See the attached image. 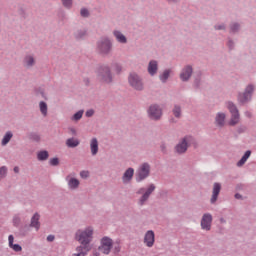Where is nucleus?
<instances>
[{"label":"nucleus","mask_w":256,"mask_h":256,"mask_svg":"<svg viewBox=\"0 0 256 256\" xmlns=\"http://www.w3.org/2000/svg\"><path fill=\"white\" fill-rule=\"evenodd\" d=\"M245 131H247V128L245 126H239L237 128V133H239V134L245 133Z\"/></svg>","instance_id":"50"},{"label":"nucleus","mask_w":256,"mask_h":256,"mask_svg":"<svg viewBox=\"0 0 256 256\" xmlns=\"http://www.w3.org/2000/svg\"><path fill=\"white\" fill-rule=\"evenodd\" d=\"M180 0H165L166 3H169L170 5H177Z\"/></svg>","instance_id":"53"},{"label":"nucleus","mask_w":256,"mask_h":256,"mask_svg":"<svg viewBox=\"0 0 256 256\" xmlns=\"http://www.w3.org/2000/svg\"><path fill=\"white\" fill-rule=\"evenodd\" d=\"M255 93V85L248 84L243 92H239L237 95V101L239 105H247V103H251L253 99V94Z\"/></svg>","instance_id":"7"},{"label":"nucleus","mask_w":256,"mask_h":256,"mask_svg":"<svg viewBox=\"0 0 256 256\" xmlns=\"http://www.w3.org/2000/svg\"><path fill=\"white\" fill-rule=\"evenodd\" d=\"M215 31H227V24L221 22L214 25Z\"/></svg>","instance_id":"42"},{"label":"nucleus","mask_w":256,"mask_h":256,"mask_svg":"<svg viewBox=\"0 0 256 256\" xmlns=\"http://www.w3.org/2000/svg\"><path fill=\"white\" fill-rule=\"evenodd\" d=\"M39 109H40V113L43 117H47L48 115V111H49V107L47 106V102L45 101H40L39 102Z\"/></svg>","instance_id":"34"},{"label":"nucleus","mask_w":256,"mask_h":256,"mask_svg":"<svg viewBox=\"0 0 256 256\" xmlns=\"http://www.w3.org/2000/svg\"><path fill=\"white\" fill-rule=\"evenodd\" d=\"M134 175H135L134 168L130 167V168L126 169L122 175V183L124 185H129V183H131V181H133Z\"/></svg>","instance_id":"18"},{"label":"nucleus","mask_w":256,"mask_h":256,"mask_svg":"<svg viewBox=\"0 0 256 256\" xmlns=\"http://www.w3.org/2000/svg\"><path fill=\"white\" fill-rule=\"evenodd\" d=\"M95 230L92 226H88L84 229H79L75 233V239L80 243L81 246L76 248V256H85L91 251V242L93 241V233Z\"/></svg>","instance_id":"1"},{"label":"nucleus","mask_w":256,"mask_h":256,"mask_svg":"<svg viewBox=\"0 0 256 256\" xmlns=\"http://www.w3.org/2000/svg\"><path fill=\"white\" fill-rule=\"evenodd\" d=\"M171 73H173V71L171 69H165L160 75H159V80L162 83H167V81H169V78L171 77Z\"/></svg>","instance_id":"27"},{"label":"nucleus","mask_w":256,"mask_h":256,"mask_svg":"<svg viewBox=\"0 0 256 256\" xmlns=\"http://www.w3.org/2000/svg\"><path fill=\"white\" fill-rule=\"evenodd\" d=\"M226 46L228 47L229 51H233L235 49V40L233 38L228 37L226 41Z\"/></svg>","instance_id":"40"},{"label":"nucleus","mask_w":256,"mask_h":256,"mask_svg":"<svg viewBox=\"0 0 256 256\" xmlns=\"http://www.w3.org/2000/svg\"><path fill=\"white\" fill-rule=\"evenodd\" d=\"M111 68L116 75H121V73L123 72V65H121V63L119 62H112Z\"/></svg>","instance_id":"32"},{"label":"nucleus","mask_w":256,"mask_h":256,"mask_svg":"<svg viewBox=\"0 0 256 256\" xmlns=\"http://www.w3.org/2000/svg\"><path fill=\"white\" fill-rule=\"evenodd\" d=\"M235 199H243V196L239 193L235 194Z\"/></svg>","instance_id":"54"},{"label":"nucleus","mask_w":256,"mask_h":256,"mask_svg":"<svg viewBox=\"0 0 256 256\" xmlns=\"http://www.w3.org/2000/svg\"><path fill=\"white\" fill-rule=\"evenodd\" d=\"M240 121H241V115L239 114V112L235 114H231L228 125H230V127H235V125H238Z\"/></svg>","instance_id":"29"},{"label":"nucleus","mask_w":256,"mask_h":256,"mask_svg":"<svg viewBox=\"0 0 256 256\" xmlns=\"http://www.w3.org/2000/svg\"><path fill=\"white\" fill-rule=\"evenodd\" d=\"M28 137L31 141H35V143H39V141H41V136L37 132L29 133Z\"/></svg>","instance_id":"38"},{"label":"nucleus","mask_w":256,"mask_h":256,"mask_svg":"<svg viewBox=\"0 0 256 256\" xmlns=\"http://www.w3.org/2000/svg\"><path fill=\"white\" fill-rule=\"evenodd\" d=\"M11 139H13V132L7 131L1 140L2 147H7V145H9V142L11 141Z\"/></svg>","instance_id":"30"},{"label":"nucleus","mask_w":256,"mask_h":256,"mask_svg":"<svg viewBox=\"0 0 256 256\" xmlns=\"http://www.w3.org/2000/svg\"><path fill=\"white\" fill-rule=\"evenodd\" d=\"M203 73L201 71H198L194 77V83H193V87L194 89H201V85L203 83V81L201 80Z\"/></svg>","instance_id":"28"},{"label":"nucleus","mask_w":256,"mask_h":256,"mask_svg":"<svg viewBox=\"0 0 256 256\" xmlns=\"http://www.w3.org/2000/svg\"><path fill=\"white\" fill-rule=\"evenodd\" d=\"M160 151L163 155H167V144L165 142L160 143Z\"/></svg>","instance_id":"45"},{"label":"nucleus","mask_w":256,"mask_h":256,"mask_svg":"<svg viewBox=\"0 0 256 256\" xmlns=\"http://www.w3.org/2000/svg\"><path fill=\"white\" fill-rule=\"evenodd\" d=\"M80 177L82 179H87L89 177V171H81L80 172Z\"/></svg>","instance_id":"49"},{"label":"nucleus","mask_w":256,"mask_h":256,"mask_svg":"<svg viewBox=\"0 0 256 256\" xmlns=\"http://www.w3.org/2000/svg\"><path fill=\"white\" fill-rule=\"evenodd\" d=\"M46 241H48V243H53V241H55V235H48Z\"/></svg>","instance_id":"51"},{"label":"nucleus","mask_w":256,"mask_h":256,"mask_svg":"<svg viewBox=\"0 0 256 256\" xmlns=\"http://www.w3.org/2000/svg\"><path fill=\"white\" fill-rule=\"evenodd\" d=\"M213 225V215L211 213H204L200 220V227L202 231H209Z\"/></svg>","instance_id":"13"},{"label":"nucleus","mask_w":256,"mask_h":256,"mask_svg":"<svg viewBox=\"0 0 256 256\" xmlns=\"http://www.w3.org/2000/svg\"><path fill=\"white\" fill-rule=\"evenodd\" d=\"M155 189H157V186L155 184L151 183L146 188L140 187L136 191V195H141L138 199V205L140 207H143L144 205H147V201L151 198V195L155 193Z\"/></svg>","instance_id":"4"},{"label":"nucleus","mask_w":256,"mask_h":256,"mask_svg":"<svg viewBox=\"0 0 256 256\" xmlns=\"http://www.w3.org/2000/svg\"><path fill=\"white\" fill-rule=\"evenodd\" d=\"M147 72L150 77H155L159 72V61L152 59L148 62Z\"/></svg>","instance_id":"17"},{"label":"nucleus","mask_w":256,"mask_h":256,"mask_svg":"<svg viewBox=\"0 0 256 256\" xmlns=\"http://www.w3.org/2000/svg\"><path fill=\"white\" fill-rule=\"evenodd\" d=\"M39 219H41V215L36 212L30 220V227H33L36 231H39V229H41V222H39Z\"/></svg>","instance_id":"21"},{"label":"nucleus","mask_w":256,"mask_h":256,"mask_svg":"<svg viewBox=\"0 0 256 256\" xmlns=\"http://www.w3.org/2000/svg\"><path fill=\"white\" fill-rule=\"evenodd\" d=\"M149 177H151V163L142 162L136 170L135 181L136 183H143Z\"/></svg>","instance_id":"6"},{"label":"nucleus","mask_w":256,"mask_h":256,"mask_svg":"<svg viewBox=\"0 0 256 256\" xmlns=\"http://www.w3.org/2000/svg\"><path fill=\"white\" fill-rule=\"evenodd\" d=\"M90 153L92 157H95L99 153V140L96 137L90 140Z\"/></svg>","instance_id":"22"},{"label":"nucleus","mask_w":256,"mask_h":256,"mask_svg":"<svg viewBox=\"0 0 256 256\" xmlns=\"http://www.w3.org/2000/svg\"><path fill=\"white\" fill-rule=\"evenodd\" d=\"M172 114L176 119H181L183 117V108L179 104H175L172 108Z\"/></svg>","instance_id":"25"},{"label":"nucleus","mask_w":256,"mask_h":256,"mask_svg":"<svg viewBox=\"0 0 256 256\" xmlns=\"http://www.w3.org/2000/svg\"><path fill=\"white\" fill-rule=\"evenodd\" d=\"M65 9H73V0H60Z\"/></svg>","instance_id":"41"},{"label":"nucleus","mask_w":256,"mask_h":256,"mask_svg":"<svg viewBox=\"0 0 256 256\" xmlns=\"http://www.w3.org/2000/svg\"><path fill=\"white\" fill-rule=\"evenodd\" d=\"M74 256H77V254H74Z\"/></svg>","instance_id":"59"},{"label":"nucleus","mask_w":256,"mask_h":256,"mask_svg":"<svg viewBox=\"0 0 256 256\" xmlns=\"http://www.w3.org/2000/svg\"><path fill=\"white\" fill-rule=\"evenodd\" d=\"M128 83L134 91H143L145 89V83L143 78L137 72H131L128 76Z\"/></svg>","instance_id":"8"},{"label":"nucleus","mask_w":256,"mask_h":256,"mask_svg":"<svg viewBox=\"0 0 256 256\" xmlns=\"http://www.w3.org/2000/svg\"><path fill=\"white\" fill-rule=\"evenodd\" d=\"M68 131H69L70 135H74V136L77 135V129H75L73 127L68 128Z\"/></svg>","instance_id":"52"},{"label":"nucleus","mask_w":256,"mask_h":256,"mask_svg":"<svg viewBox=\"0 0 256 256\" xmlns=\"http://www.w3.org/2000/svg\"><path fill=\"white\" fill-rule=\"evenodd\" d=\"M14 241H15V237H13V235H9L8 236V245H9L10 249H13V251H15L16 253L23 251V248L21 247V245L13 244Z\"/></svg>","instance_id":"23"},{"label":"nucleus","mask_w":256,"mask_h":256,"mask_svg":"<svg viewBox=\"0 0 256 256\" xmlns=\"http://www.w3.org/2000/svg\"><path fill=\"white\" fill-rule=\"evenodd\" d=\"M14 173H19V167L14 168Z\"/></svg>","instance_id":"57"},{"label":"nucleus","mask_w":256,"mask_h":256,"mask_svg":"<svg viewBox=\"0 0 256 256\" xmlns=\"http://www.w3.org/2000/svg\"><path fill=\"white\" fill-rule=\"evenodd\" d=\"M229 31L232 35H237V33H239V31H241V23L231 22L229 24Z\"/></svg>","instance_id":"26"},{"label":"nucleus","mask_w":256,"mask_h":256,"mask_svg":"<svg viewBox=\"0 0 256 256\" xmlns=\"http://www.w3.org/2000/svg\"><path fill=\"white\" fill-rule=\"evenodd\" d=\"M94 256H99V253L98 252L94 253Z\"/></svg>","instance_id":"58"},{"label":"nucleus","mask_w":256,"mask_h":256,"mask_svg":"<svg viewBox=\"0 0 256 256\" xmlns=\"http://www.w3.org/2000/svg\"><path fill=\"white\" fill-rule=\"evenodd\" d=\"M7 171H9L7 166L0 167V181H2V179H5V177H7Z\"/></svg>","instance_id":"43"},{"label":"nucleus","mask_w":256,"mask_h":256,"mask_svg":"<svg viewBox=\"0 0 256 256\" xmlns=\"http://www.w3.org/2000/svg\"><path fill=\"white\" fill-rule=\"evenodd\" d=\"M179 77L183 83L189 82L191 77H193V66L191 64L185 65L181 69Z\"/></svg>","instance_id":"12"},{"label":"nucleus","mask_w":256,"mask_h":256,"mask_svg":"<svg viewBox=\"0 0 256 256\" xmlns=\"http://www.w3.org/2000/svg\"><path fill=\"white\" fill-rule=\"evenodd\" d=\"M144 245H146V247H153V245H155V232L153 230H148L145 233Z\"/></svg>","instance_id":"19"},{"label":"nucleus","mask_w":256,"mask_h":256,"mask_svg":"<svg viewBox=\"0 0 256 256\" xmlns=\"http://www.w3.org/2000/svg\"><path fill=\"white\" fill-rule=\"evenodd\" d=\"M97 77L100 83L111 85V83H113V72L111 71V66L108 64L100 65L97 69Z\"/></svg>","instance_id":"5"},{"label":"nucleus","mask_w":256,"mask_h":256,"mask_svg":"<svg viewBox=\"0 0 256 256\" xmlns=\"http://www.w3.org/2000/svg\"><path fill=\"white\" fill-rule=\"evenodd\" d=\"M13 225L14 227H19L21 225V217H19V215L13 217Z\"/></svg>","instance_id":"44"},{"label":"nucleus","mask_w":256,"mask_h":256,"mask_svg":"<svg viewBox=\"0 0 256 256\" xmlns=\"http://www.w3.org/2000/svg\"><path fill=\"white\" fill-rule=\"evenodd\" d=\"M79 139L77 138H68L66 140V147H69V149H75V147H79Z\"/></svg>","instance_id":"31"},{"label":"nucleus","mask_w":256,"mask_h":256,"mask_svg":"<svg viewBox=\"0 0 256 256\" xmlns=\"http://www.w3.org/2000/svg\"><path fill=\"white\" fill-rule=\"evenodd\" d=\"M84 83H85V85H88L89 84V78H85Z\"/></svg>","instance_id":"56"},{"label":"nucleus","mask_w":256,"mask_h":256,"mask_svg":"<svg viewBox=\"0 0 256 256\" xmlns=\"http://www.w3.org/2000/svg\"><path fill=\"white\" fill-rule=\"evenodd\" d=\"M220 223L225 224V223H227V220H225V218H220Z\"/></svg>","instance_id":"55"},{"label":"nucleus","mask_w":256,"mask_h":256,"mask_svg":"<svg viewBox=\"0 0 256 256\" xmlns=\"http://www.w3.org/2000/svg\"><path fill=\"white\" fill-rule=\"evenodd\" d=\"M112 35L116 39L117 43H120V45H127V36H125L121 30H113Z\"/></svg>","instance_id":"20"},{"label":"nucleus","mask_w":256,"mask_h":256,"mask_svg":"<svg viewBox=\"0 0 256 256\" xmlns=\"http://www.w3.org/2000/svg\"><path fill=\"white\" fill-rule=\"evenodd\" d=\"M96 51L102 57L111 55L113 53V40L108 36L101 37L96 42Z\"/></svg>","instance_id":"3"},{"label":"nucleus","mask_w":256,"mask_h":256,"mask_svg":"<svg viewBox=\"0 0 256 256\" xmlns=\"http://www.w3.org/2000/svg\"><path fill=\"white\" fill-rule=\"evenodd\" d=\"M38 161H47L49 159V152L47 150H41L37 153Z\"/></svg>","instance_id":"37"},{"label":"nucleus","mask_w":256,"mask_h":256,"mask_svg":"<svg viewBox=\"0 0 256 256\" xmlns=\"http://www.w3.org/2000/svg\"><path fill=\"white\" fill-rule=\"evenodd\" d=\"M74 37L77 41H83L87 37V29L81 28L74 32Z\"/></svg>","instance_id":"24"},{"label":"nucleus","mask_w":256,"mask_h":256,"mask_svg":"<svg viewBox=\"0 0 256 256\" xmlns=\"http://www.w3.org/2000/svg\"><path fill=\"white\" fill-rule=\"evenodd\" d=\"M49 163L52 167H57V165H59V158H52Z\"/></svg>","instance_id":"47"},{"label":"nucleus","mask_w":256,"mask_h":256,"mask_svg":"<svg viewBox=\"0 0 256 256\" xmlns=\"http://www.w3.org/2000/svg\"><path fill=\"white\" fill-rule=\"evenodd\" d=\"M80 16L84 19H89V17H91V12L89 11V9L83 7L80 9Z\"/></svg>","instance_id":"39"},{"label":"nucleus","mask_w":256,"mask_h":256,"mask_svg":"<svg viewBox=\"0 0 256 256\" xmlns=\"http://www.w3.org/2000/svg\"><path fill=\"white\" fill-rule=\"evenodd\" d=\"M227 124V114L225 112H217L214 118V125L218 129H223Z\"/></svg>","instance_id":"15"},{"label":"nucleus","mask_w":256,"mask_h":256,"mask_svg":"<svg viewBox=\"0 0 256 256\" xmlns=\"http://www.w3.org/2000/svg\"><path fill=\"white\" fill-rule=\"evenodd\" d=\"M221 193V183L216 182L213 184L212 195L210 197V205H217L219 194Z\"/></svg>","instance_id":"16"},{"label":"nucleus","mask_w":256,"mask_h":256,"mask_svg":"<svg viewBox=\"0 0 256 256\" xmlns=\"http://www.w3.org/2000/svg\"><path fill=\"white\" fill-rule=\"evenodd\" d=\"M251 157V150H247L242 158L237 162V167H243L247 163V159Z\"/></svg>","instance_id":"33"},{"label":"nucleus","mask_w":256,"mask_h":256,"mask_svg":"<svg viewBox=\"0 0 256 256\" xmlns=\"http://www.w3.org/2000/svg\"><path fill=\"white\" fill-rule=\"evenodd\" d=\"M85 113V110H79L76 113H74L70 120L73 121L74 123H77L83 119V114Z\"/></svg>","instance_id":"36"},{"label":"nucleus","mask_w":256,"mask_h":256,"mask_svg":"<svg viewBox=\"0 0 256 256\" xmlns=\"http://www.w3.org/2000/svg\"><path fill=\"white\" fill-rule=\"evenodd\" d=\"M147 115L150 121H161L163 108L159 104H151L147 109Z\"/></svg>","instance_id":"9"},{"label":"nucleus","mask_w":256,"mask_h":256,"mask_svg":"<svg viewBox=\"0 0 256 256\" xmlns=\"http://www.w3.org/2000/svg\"><path fill=\"white\" fill-rule=\"evenodd\" d=\"M93 115H95V110H94V109H88V110L85 112V116H86V117H93Z\"/></svg>","instance_id":"48"},{"label":"nucleus","mask_w":256,"mask_h":256,"mask_svg":"<svg viewBox=\"0 0 256 256\" xmlns=\"http://www.w3.org/2000/svg\"><path fill=\"white\" fill-rule=\"evenodd\" d=\"M65 181L68 185V188L71 191H75V190L79 189V185H81V182L79 181V179L75 178V173L68 174L65 177Z\"/></svg>","instance_id":"14"},{"label":"nucleus","mask_w":256,"mask_h":256,"mask_svg":"<svg viewBox=\"0 0 256 256\" xmlns=\"http://www.w3.org/2000/svg\"><path fill=\"white\" fill-rule=\"evenodd\" d=\"M197 145V140L192 135H186L179 139L174 146L175 155H185L191 146Z\"/></svg>","instance_id":"2"},{"label":"nucleus","mask_w":256,"mask_h":256,"mask_svg":"<svg viewBox=\"0 0 256 256\" xmlns=\"http://www.w3.org/2000/svg\"><path fill=\"white\" fill-rule=\"evenodd\" d=\"M112 249L115 255H118V253H121V245L119 244H115Z\"/></svg>","instance_id":"46"},{"label":"nucleus","mask_w":256,"mask_h":256,"mask_svg":"<svg viewBox=\"0 0 256 256\" xmlns=\"http://www.w3.org/2000/svg\"><path fill=\"white\" fill-rule=\"evenodd\" d=\"M22 65L24 69H34L37 65V56L33 53L26 54L23 58Z\"/></svg>","instance_id":"11"},{"label":"nucleus","mask_w":256,"mask_h":256,"mask_svg":"<svg viewBox=\"0 0 256 256\" xmlns=\"http://www.w3.org/2000/svg\"><path fill=\"white\" fill-rule=\"evenodd\" d=\"M112 249L113 239H111V237L108 236H103L100 239V245L98 247V250H100L103 255H109Z\"/></svg>","instance_id":"10"},{"label":"nucleus","mask_w":256,"mask_h":256,"mask_svg":"<svg viewBox=\"0 0 256 256\" xmlns=\"http://www.w3.org/2000/svg\"><path fill=\"white\" fill-rule=\"evenodd\" d=\"M226 109L230 112V115L239 113V109H237V105L233 103V101L226 102Z\"/></svg>","instance_id":"35"}]
</instances>
